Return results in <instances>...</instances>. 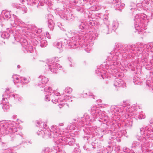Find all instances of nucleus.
<instances>
[{"label": "nucleus", "instance_id": "nucleus-7", "mask_svg": "<svg viewBox=\"0 0 153 153\" xmlns=\"http://www.w3.org/2000/svg\"><path fill=\"white\" fill-rule=\"evenodd\" d=\"M113 27L114 28H117L118 26V23L117 21H115L113 22Z\"/></svg>", "mask_w": 153, "mask_h": 153}, {"label": "nucleus", "instance_id": "nucleus-8", "mask_svg": "<svg viewBox=\"0 0 153 153\" xmlns=\"http://www.w3.org/2000/svg\"><path fill=\"white\" fill-rule=\"evenodd\" d=\"M26 28L28 29H34L36 28V26L34 25H28Z\"/></svg>", "mask_w": 153, "mask_h": 153}, {"label": "nucleus", "instance_id": "nucleus-1", "mask_svg": "<svg viewBox=\"0 0 153 153\" xmlns=\"http://www.w3.org/2000/svg\"><path fill=\"white\" fill-rule=\"evenodd\" d=\"M129 9L132 14H136L134 19L135 28L139 27L140 24H142L143 22L144 27L147 25L149 21L146 19V15L144 13H140V12L143 9L142 4L139 3L136 5L134 3H131L129 6Z\"/></svg>", "mask_w": 153, "mask_h": 153}, {"label": "nucleus", "instance_id": "nucleus-3", "mask_svg": "<svg viewBox=\"0 0 153 153\" xmlns=\"http://www.w3.org/2000/svg\"><path fill=\"white\" fill-rule=\"evenodd\" d=\"M15 19L13 22H10V25L12 27H15L16 28H22L23 27L22 25L23 23L21 22L20 20L18 19L17 18L14 17Z\"/></svg>", "mask_w": 153, "mask_h": 153}, {"label": "nucleus", "instance_id": "nucleus-6", "mask_svg": "<svg viewBox=\"0 0 153 153\" xmlns=\"http://www.w3.org/2000/svg\"><path fill=\"white\" fill-rule=\"evenodd\" d=\"M38 1L37 0H30L29 4L30 5L35 4H38Z\"/></svg>", "mask_w": 153, "mask_h": 153}, {"label": "nucleus", "instance_id": "nucleus-10", "mask_svg": "<svg viewBox=\"0 0 153 153\" xmlns=\"http://www.w3.org/2000/svg\"><path fill=\"white\" fill-rule=\"evenodd\" d=\"M85 27V25L84 23L83 22H82L79 25V29H85V28H86V27Z\"/></svg>", "mask_w": 153, "mask_h": 153}, {"label": "nucleus", "instance_id": "nucleus-4", "mask_svg": "<svg viewBox=\"0 0 153 153\" xmlns=\"http://www.w3.org/2000/svg\"><path fill=\"white\" fill-rule=\"evenodd\" d=\"M143 4H146L147 5L150 4L151 7L153 6V1L152 0H144L143 2Z\"/></svg>", "mask_w": 153, "mask_h": 153}, {"label": "nucleus", "instance_id": "nucleus-15", "mask_svg": "<svg viewBox=\"0 0 153 153\" xmlns=\"http://www.w3.org/2000/svg\"><path fill=\"white\" fill-rule=\"evenodd\" d=\"M120 5H121V9H122L123 7L125 6V4L124 3H122L120 4Z\"/></svg>", "mask_w": 153, "mask_h": 153}, {"label": "nucleus", "instance_id": "nucleus-9", "mask_svg": "<svg viewBox=\"0 0 153 153\" xmlns=\"http://www.w3.org/2000/svg\"><path fill=\"white\" fill-rule=\"evenodd\" d=\"M111 2L114 4L121 3L120 0H111Z\"/></svg>", "mask_w": 153, "mask_h": 153}, {"label": "nucleus", "instance_id": "nucleus-18", "mask_svg": "<svg viewBox=\"0 0 153 153\" xmlns=\"http://www.w3.org/2000/svg\"><path fill=\"white\" fill-rule=\"evenodd\" d=\"M49 16H51H51H52V15H51V14H49Z\"/></svg>", "mask_w": 153, "mask_h": 153}, {"label": "nucleus", "instance_id": "nucleus-5", "mask_svg": "<svg viewBox=\"0 0 153 153\" xmlns=\"http://www.w3.org/2000/svg\"><path fill=\"white\" fill-rule=\"evenodd\" d=\"M114 7L116 10H120L122 9H121V5L120 3H117L114 4Z\"/></svg>", "mask_w": 153, "mask_h": 153}, {"label": "nucleus", "instance_id": "nucleus-12", "mask_svg": "<svg viewBox=\"0 0 153 153\" xmlns=\"http://www.w3.org/2000/svg\"><path fill=\"white\" fill-rule=\"evenodd\" d=\"M22 10L24 12L23 13H25L27 12V9L26 7H23L22 9Z\"/></svg>", "mask_w": 153, "mask_h": 153}, {"label": "nucleus", "instance_id": "nucleus-14", "mask_svg": "<svg viewBox=\"0 0 153 153\" xmlns=\"http://www.w3.org/2000/svg\"><path fill=\"white\" fill-rule=\"evenodd\" d=\"M57 25L58 27L60 28H63L62 25L61 23L60 22H58L57 24Z\"/></svg>", "mask_w": 153, "mask_h": 153}, {"label": "nucleus", "instance_id": "nucleus-11", "mask_svg": "<svg viewBox=\"0 0 153 153\" xmlns=\"http://www.w3.org/2000/svg\"><path fill=\"white\" fill-rule=\"evenodd\" d=\"M102 17L104 18V19H105V20L106 21L108 19V16H107V15H101Z\"/></svg>", "mask_w": 153, "mask_h": 153}, {"label": "nucleus", "instance_id": "nucleus-13", "mask_svg": "<svg viewBox=\"0 0 153 153\" xmlns=\"http://www.w3.org/2000/svg\"><path fill=\"white\" fill-rule=\"evenodd\" d=\"M48 26L49 28L50 29H52L53 27V25L51 23H50V22H49L48 24Z\"/></svg>", "mask_w": 153, "mask_h": 153}, {"label": "nucleus", "instance_id": "nucleus-2", "mask_svg": "<svg viewBox=\"0 0 153 153\" xmlns=\"http://www.w3.org/2000/svg\"><path fill=\"white\" fill-rule=\"evenodd\" d=\"M2 15L3 16V17H0V25H1L2 27H4V24L3 23L4 21H6L4 17L6 18H10V12L4 10H3L1 13Z\"/></svg>", "mask_w": 153, "mask_h": 153}, {"label": "nucleus", "instance_id": "nucleus-17", "mask_svg": "<svg viewBox=\"0 0 153 153\" xmlns=\"http://www.w3.org/2000/svg\"><path fill=\"white\" fill-rule=\"evenodd\" d=\"M100 17H101V18H102V16H101V15H102V14H100ZM99 17H100V16H99Z\"/></svg>", "mask_w": 153, "mask_h": 153}, {"label": "nucleus", "instance_id": "nucleus-16", "mask_svg": "<svg viewBox=\"0 0 153 153\" xmlns=\"http://www.w3.org/2000/svg\"><path fill=\"white\" fill-rule=\"evenodd\" d=\"M100 24L102 22H103V20H102V19H100Z\"/></svg>", "mask_w": 153, "mask_h": 153}]
</instances>
